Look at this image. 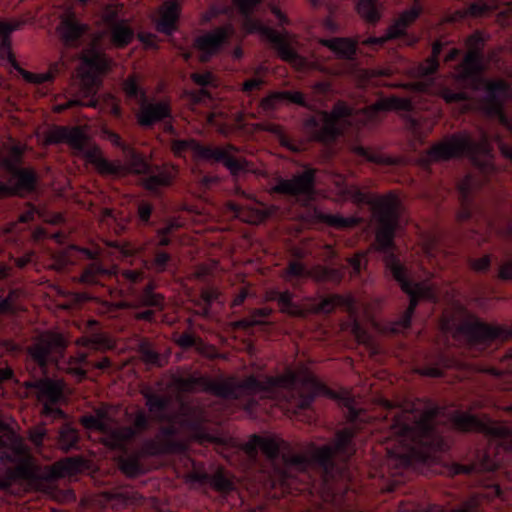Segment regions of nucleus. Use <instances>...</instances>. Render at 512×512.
<instances>
[{
    "instance_id": "obj_30",
    "label": "nucleus",
    "mask_w": 512,
    "mask_h": 512,
    "mask_svg": "<svg viewBox=\"0 0 512 512\" xmlns=\"http://www.w3.org/2000/svg\"><path fill=\"white\" fill-rule=\"evenodd\" d=\"M159 19L156 22L158 32L165 35H172L177 29V22L180 15V6L176 1L165 2L160 10Z\"/></svg>"
},
{
    "instance_id": "obj_55",
    "label": "nucleus",
    "mask_w": 512,
    "mask_h": 512,
    "mask_svg": "<svg viewBox=\"0 0 512 512\" xmlns=\"http://www.w3.org/2000/svg\"><path fill=\"white\" fill-rule=\"evenodd\" d=\"M441 361L444 363L443 366L431 365L423 370V374L429 377L440 378L444 376V367L448 366V359L442 358Z\"/></svg>"
},
{
    "instance_id": "obj_38",
    "label": "nucleus",
    "mask_w": 512,
    "mask_h": 512,
    "mask_svg": "<svg viewBox=\"0 0 512 512\" xmlns=\"http://www.w3.org/2000/svg\"><path fill=\"white\" fill-rule=\"evenodd\" d=\"M357 11L365 21L371 24H376L381 18L378 0H358Z\"/></svg>"
},
{
    "instance_id": "obj_43",
    "label": "nucleus",
    "mask_w": 512,
    "mask_h": 512,
    "mask_svg": "<svg viewBox=\"0 0 512 512\" xmlns=\"http://www.w3.org/2000/svg\"><path fill=\"white\" fill-rule=\"evenodd\" d=\"M180 227L176 220H169L163 227L156 230L155 235L148 239L155 241L158 245H170L171 235Z\"/></svg>"
},
{
    "instance_id": "obj_19",
    "label": "nucleus",
    "mask_w": 512,
    "mask_h": 512,
    "mask_svg": "<svg viewBox=\"0 0 512 512\" xmlns=\"http://www.w3.org/2000/svg\"><path fill=\"white\" fill-rule=\"evenodd\" d=\"M256 28L259 33L272 45L282 60L292 64L299 69H302L306 66V59L299 55V53L294 49L288 34L280 33L274 28H271L262 23L256 24Z\"/></svg>"
},
{
    "instance_id": "obj_40",
    "label": "nucleus",
    "mask_w": 512,
    "mask_h": 512,
    "mask_svg": "<svg viewBox=\"0 0 512 512\" xmlns=\"http://www.w3.org/2000/svg\"><path fill=\"white\" fill-rule=\"evenodd\" d=\"M309 275L307 267L301 261H290L288 266L281 272V277L287 281L292 282V285L296 287L295 281L306 278Z\"/></svg>"
},
{
    "instance_id": "obj_1",
    "label": "nucleus",
    "mask_w": 512,
    "mask_h": 512,
    "mask_svg": "<svg viewBox=\"0 0 512 512\" xmlns=\"http://www.w3.org/2000/svg\"><path fill=\"white\" fill-rule=\"evenodd\" d=\"M173 383L186 393L203 391L227 400L247 397L244 409L253 417L266 409L262 401H270L293 414L308 410L318 395L339 400L344 404L350 426L339 430L331 445L318 447L312 444L307 453H296L282 439L256 434L251 436L245 444V452L252 460L257 459L259 451L264 454L271 465L273 485L289 487L294 472L310 478L311 469H316L323 482L328 483L340 474L335 456L348 462L356 452L354 438L362 421L361 411L354 406L350 397L340 396L308 369L295 371L289 368L281 375L265 376L263 379L250 375L242 381L234 377L212 379L200 373H189L186 376L174 375Z\"/></svg>"
},
{
    "instance_id": "obj_33",
    "label": "nucleus",
    "mask_w": 512,
    "mask_h": 512,
    "mask_svg": "<svg viewBox=\"0 0 512 512\" xmlns=\"http://www.w3.org/2000/svg\"><path fill=\"white\" fill-rule=\"evenodd\" d=\"M123 91L128 100L140 106L148 98L147 90L137 75L128 76L122 83Z\"/></svg>"
},
{
    "instance_id": "obj_16",
    "label": "nucleus",
    "mask_w": 512,
    "mask_h": 512,
    "mask_svg": "<svg viewBox=\"0 0 512 512\" xmlns=\"http://www.w3.org/2000/svg\"><path fill=\"white\" fill-rule=\"evenodd\" d=\"M315 174V169L307 167L290 179L278 177L272 192L291 197L296 202L307 205L315 196Z\"/></svg>"
},
{
    "instance_id": "obj_24",
    "label": "nucleus",
    "mask_w": 512,
    "mask_h": 512,
    "mask_svg": "<svg viewBox=\"0 0 512 512\" xmlns=\"http://www.w3.org/2000/svg\"><path fill=\"white\" fill-rule=\"evenodd\" d=\"M475 181L471 175H466L456 182L455 193L460 209L457 213L459 222L469 221L474 214L473 190Z\"/></svg>"
},
{
    "instance_id": "obj_62",
    "label": "nucleus",
    "mask_w": 512,
    "mask_h": 512,
    "mask_svg": "<svg viewBox=\"0 0 512 512\" xmlns=\"http://www.w3.org/2000/svg\"><path fill=\"white\" fill-rule=\"evenodd\" d=\"M178 344L183 348H191L195 345V338L188 333H183L178 339Z\"/></svg>"
},
{
    "instance_id": "obj_22",
    "label": "nucleus",
    "mask_w": 512,
    "mask_h": 512,
    "mask_svg": "<svg viewBox=\"0 0 512 512\" xmlns=\"http://www.w3.org/2000/svg\"><path fill=\"white\" fill-rule=\"evenodd\" d=\"M0 165L10 171L17 194L23 195L36 191L38 177L33 169L17 167L11 159L3 156L1 152Z\"/></svg>"
},
{
    "instance_id": "obj_59",
    "label": "nucleus",
    "mask_w": 512,
    "mask_h": 512,
    "mask_svg": "<svg viewBox=\"0 0 512 512\" xmlns=\"http://www.w3.org/2000/svg\"><path fill=\"white\" fill-rule=\"evenodd\" d=\"M210 476L211 474L204 471H193L189 475L191 481L201 485L209 484Z\"/></svg>"
},
{
    "instance_id": "obj_45",
    "label": "nucleus",
    "mask_w": 512,
    "mask_h": 512,
    "mask_svg": "<svg viewBox=\"0 0 512 512\" xmlns=\"http://www.w3.org/2000/svg\"><path fill=\"white\" fill-rule=\"evenodd\" d=\"M340 302L341 298L337 295L322 297L313 304V310L316 313L330 314L340 305Z\"/></svg>"
},
{
    "instance_id": "obj_3",
    "label": "nucleus",
    "mask_w": 512,
    "mask_h": 512,
    "mask_svg": "<svg viewBox=\"0 0 512 512\" xmlns=\"http://www.w3.org/2000/svg\"><path fill=\"white\" fill-rule=\"evenodd\" d=\"M372 204L378 215L379 223L375 239L377 249L383 255L387 271L409 298L407 309L393 323L392 332L399 333L411 327L415 310L421 300L436 303L438 296L432 284L413 280L411 271L398 255L394 242L398 226L397 199L394 196H376Z\"/></svg>"
},
{
    "instance_id": "obj_60",
    "label": "nucleus",
    "mask_w": 512,
    "mask_h": 512,
    "mask_svg": "<svg viewBox=\"0 0 512 512\" xmlns=\"http://www.w3.org/2000/svg\"><path fill=\"white\" fill-rule=\"evenodd\" d=\"M0 311L3 313H11V314L15 313L16 305L13 301L12 293L9 296H7L6 298H4L3 300H1Z\"/></svg>"
},
{
    "instance_id": "obj_58",
    "label": "nucleus",
    "mask_w": 512,
    "mask_h": 512,
    "mask_svg": "<svg viewBox=\"0 0 512 512\" xmlns=\"http://www.w3.org/2000/svg\"><path fill=\"white\" fill-rule=\"evenodd\" d=\"M498 277L504 281L512 280V258L500 265L498 271Z\"/></svg>"
},
{
    "instance_id": "obj_4",
    "label": "nucleus",
    "mask_w": 512,
    "mask_h": 512,
    "mask_svg": "<svg viewBox=\"0 0 512 512\" xmlns=\"http://www.w3.org/2000/svg\"><path fill=\"white\" fill-rule=\"evenodd\" d=\"M79 254L89 260L79 276V281L85 285H116L120 292L130 294L138 309L135 317L147 322L156 321L157 312L165 307L164 297L154 292V285L148 282L143 288L138 285L144 280L145 273L136 269H120L116 266L105 267L99 257V252L88 248H80Z\"/></svg>"
},
{
    "instance_id": "obj_20",
    "label": "nucleus",
    "mask_w": 512,
    "mask_h": 512,
    "mask_svg": "<svg viewBox=\"0 0 512 512\" xmlns=\"http://www.w3.org/2000/svg\"><path fill=\"white\" fill-rule=\"evenodd\" d=\"M178 422L196 441L200 443L214 441V436L207 431L206 416L201 409L182 404Z\"/></svg>"
},
{
    "instance_id": "obj_54",
    "label": "nucleus",
    "mask_w": 512,
    "mask_h": 512,
    "mask_svg": "<svg viewBox=\"0 0 512 512\" xmlns=\"http://www.w3.org/2000/svg\"><path fill=\"white\" fill-rule=\"evenodd\" d=\"M264 83L265 81L261 77L248 79L242 84V91L249 95L255 90H260Z\"/></svg>"
},
{
    "instance_id": "obj_44",
    "label": "nucleus",
    "mask_w": 512,
    "mask_h": 512,
    "mask_svg": "<svg viewBox=\"0 0 512 512\" xmlns=\"http://www.w3.org/2000/svg\"><path fill=\"white\" fill-rule=\"evenodd\" d=\"M209 485L221 494H228L234 490L233 481L228 478L223 471H218L215 474H211Z\"/></svg>"
},
{
    "instance_id": "obj_57",
    "label": "nucleus",
    "mask_w": 512,
    "mask_h": 512,
    "mask_svg": "<svg viewBox=\"0 0 512 512\" xmlns=\"http://www.w3.org/2000/svg\"><path fill=\"white\" fill-rule=\"evenodd\" d=\"M367 262L364 254H355L349 259V264L355 274H360Z\"/></svg>"
},
{
    "instance_id": "obj_31",
    "label": "nucleus",
    "mask_w": 512,
    "mask_h": 512,
    "mask_svg": "<svg viewBox=\"0 0 512 512\" xmlns=\"http://www.w3.org/2000/svg\"><path fill=\"white\" fill-rule=\"evenodd\" d=\"M329 48L338 58L353 60L356 56L359 41L352 38L334 37L321 42Z\"/></svg>"
},
{
    "instance_id": "obj_2",
    "label": "nucleus",
    "mask_w": 512,
    "mask_h": 512,
    "mask_svg": "<svg viewBox=\"0 0 512 512\" xmlns=\"http://www.w3.org/2000/svg\"><path fill=\"white\" fill-rule=\"evenodd\" d=\"M65 349L66 341L60 334L40 336L27 349V367L33 370V379L27 385L37 391L42 414L52 420H66L67 414L58 406L65 399L62 383L49 377L50 367L66 371L79 380L87 375V355L78 353L66 358Z\"/></svg>"
},
{
    "instance_id": "obj_29",
    "label": "nucleus",
    "mask_w": 512,
    "mask_h": 512,
    "mask_svg": "<svg viewBox=\"0 0 512 512\" xmlns=\"http://www.w3.org/2000/svg\"><path fill=\"white\" fill-rule=\"evenodd\" d=\"M142 395L149 412L156 421L164 422L170 420V414L168 413L170 400L168 397L158 394L148 387L142 390Z\"/></svg>"
},
{
    "instance_id": "obj_27",
    "label": "nucleus",
    "mask_w": 512,
    "mask_h": 512,
    "mask_svg": "<svg viewBox=\"0 0 512 512\" xmlns=\"http://www.w3.org/2000/svg\"><path fill=\"white\" fill-rule=\"evenodd\" d=\"M267 299L278 304L280 311L292 317H304L305 310L294 301V293L290 290L271 288L267 291Z\"/></svg>"
},
{
    "instance_id": "obj_10",
    "label": "nucleus",
    "mask_w": 512,
    "mask_h": 512,
    "mask_svg": "<svg viewBox=\"0 0 512 512\" xmlns=\"http://www.w3.org/2000/svg\"><path fill=\"white\" fill-rule=\"evenodd\" d=\"M49 141L54 144L65 143L74 151L82 154L103 176H119L125 172L119 161H110L105 158L97 147H87V136L79 127L60 126L53 130Z\"/></svg>"
},
{
    "instance_id": "obj_32",
    "label": "nucleus",
    "mask_w": 512,
    "mask_h": 512,
    "mask_svg": "<svg viewBox=\"0 0 512 512\" xmlns=\"http://www.w3.org/2000/svg\"><path fill=\"white\" fill-rule=\"evenodd\" d=\"M441 98L449 105H453L459 113H466L474 106V100L464 90L454 91L448 87L440 90Z\"/></svg>"
},
{
    "instance_id": "obj_64",
    "label": "nucleus",
    "mask_w": 512,
    "mask_h": 512,
    "mask_svg": "<svg viewBox=\"0 0 512 512\" xmlns=\"http://www.w3.org/2000/svg\"><path fill=\"white\" fill-rule=\"evenodd\" d=\"M139 40L147 47H156V36L151 33H141L138 35Z\"/></svg>"
},
{
    "instance_id": "obj_48",
    "label": "nucleus",
    "mask_w": 512,
    "mask_h": 512,
    "mask_svg": "<svg viewBox=\"0 0 512 512\" xmlns=\"http://www.w3.org/2000/svg\"><path fill=\"white\" fill-rule=\"evenodd\" d=\"M37 217L43 218L41 210L32 204H28L25 210L20 213L18 220L20 223H30Z\"/></svg>"
},
{
    "instance_id": "obj_51",
    "label": "nucleus",
    "mask_w": 512,
    "mask_h": 512,
    "mask_svg": "<svg viewBox=\"0 0 512 512\" xmlns=\"http://www.w3.org/2000/svg\"><path fill=\"white\" fill-rule=\"evenodd\" d=\"M194 82L201 87H214L216 79L211 72L193 74Z\"/></svg>"
},
{
    "instance_id": "obj_52",
    "label": "nucleus",
    "mask_w": 512,
    "mask_h": 512,
    "mask_svg": "<svg viewBox=\"0 0 512 512\" xmlns=\"http://www.w3.org/2000/svg\"><path fill=\"white\" fill-rule=\"evenodd\" d=\"M240 13L249 16L261 0H233Z\"/></svg>"
},
{
    "instance_id": "obj_47",
    "label": "nucleus",
    "mask_w": 512,
    "mask_h": 512,
    "mask_svg": "<svg viewBox=\"0 0 512 512\" xmlns=\"http://www.w3.org/2000/svg\"><path fill=\"white\" fill-rule=\"evenodd\" d=\"M442 51V45L439 42H436L432 47V56L427 60L428 64L425 68H423L424 73L427 75L435 74L440 66L439 56Z\"/></svg>"
},
{
    "instance_id": "obj_39",
    "label": "nucleus",
    "mask_w": 512,
    "mask_h": 512,
    "mask_svg": "<svg viewBox=\"0 0 512 512\" xmlns=\"http://www.w3.org/2000/svg\"><path fill=\"white\" fill-rule=\"evenodd\" d=\"M154 205L146 200H140L136 204L135 222L138 228L154 227L152 220Z\"/></svg>"
},
{
    "instance_id": "obj_53",
    "label": "nucleus",
    "mask_w": 512,
    "mask_h": 512,
    "mask_svg": "<svg viewBox=\"0 0 512 512\" xmlns=\"http://www.w3.org/2000/svg\"><path fill=\"white\" fill-rule=\"evenodd\" d=\"M230 8L227 6H212L203 14V22L210 23L221 14H229Z\"/></svg>"
},
{
    "instance_id": "obj_34",
    "label": "nucleus",
    "mask_w": 512,
    "mask_h": 512,
    "mask_svg": "<svg viewBox=\"0 0 512 512\" xmlns=\"http://www.w3.org/2000/svg\"><path fill=\"white\" fill-rule=\"evenodd\" d=\"M110 41L117 48H124L134 38V30L125 21H118L110 27Z\"/></svg>"
},
{
    "instance_id": "obj_42",
    "label": "nucleus",
    "mask_w": 512,
    "mask_h": 512,
    "mask_svg": "<svg viewBox=\"0 0 512 512\" xmlns=\"http://www.w3.org/2000/svg\"><path fill=\"white\" fill-rule=\"evenodd\" d=\"M139 353L146 364L162 367L164 365V359L160 353H158L148 341H142L139 344Z\"/></svg>"
},
{
    "instance_id": "obj_11",
    "label": "nucleus",
    "mask_w": 512,
    "mask_h": 512,
    "mask_svg": "<svg viewBox=\"0 0 512 512\" xmlns=\"http://www.w3.org/2000/svg\"><path fill=\"white\" fill-rule=\"evenodd\" d=\"M480 155L490 159L492 147L488 135L485 133L481 141H476L468 133L453 134L447 140L433 145L428 151V158L432 161H448L453 158L468 157L477 162Z\"/></svg>"
},
{
    "instance_id": "obj_17",
    "label": "nucleus",
    "mask_w": 512,
    "mask_h": 512,
    "mask_svg": "<svg viewBox=\"0 0 512 512\" xmlns=\"http://www.w3.org/2000/svg\"><path fill=\"white\" fill-rule=\"evenodd\" d=\"M150 425L149 415L143 410H138L130 426L116 427L109 432L107 446L127 457L132 444L150 428Z\"/></svg>"
},
{
    "instance_id": "obj_28",
    "label": "nucleus",
    "mask_w": 512,
    "mask_h": 512,
    "mask_svg": "<svg viewBox=\"0 0 512 512\" xmlns=\"http://www.w3.org/2000/svg\"><path fill=\"white\" fill-rule=\"evenodd\" d=\"M281 103L296 104L301 107H308L304 94L300 91L282 90L275 91L261 100V106L266 111H273Z\"/></svg>"
},
{
    "instance_id": "obj_37",
    "label": "nucleus",
    "mask_w": 512,
    "mask_h": 512,
    "mask_svg": "<svg viewBox=\"0 0 512 512\" xmlns=\"http://www.w3.org/2000/svg\"><path fill=\"white\" fill-rule=\"evenodd\" d=\"M81 425L88 430H96L106 435L105 444L107 445L108 434L114 428H110L106 423V412L98 410L96 415L86 414L80 418Z\"/></svg>"
},
{
    "instance_id": "obj_18",
    "label": "nucleus",
    "mask_w": 512,
    "mask_h": 512,
    "mask_svg": "<svg viewBox=\"0 0 512 512\" xmlns=\"http://www.w3.org/2000/svg\"><path fill=\"white\" fill-rule=\"evenodd\" d=\"M233 33V26L228 22L198 36L194 41V47L200 54V60L208 62L219 54L229 43Z\"/></svg>"
},
{
    "instance_id": "obj_36",
    "label": "nucleus",
    "mask_w": 512,
    "mask_h": 512,
    "mask_svg": "<svg viewBox=\"0 0 512 512\" xmlns=\"http://www.w3.org/2000/svg\"><path fill=\"white\" fill-rule=\"evenodd\" d=\"M314 213L319 222L335 229L351 228L358 224V219L355 217H344L340 214L325 213L319 210H315Z\"/></svg>"
},
{
    "instance_id": "obj_15",
    "label": "nucleus",
    "mask_w": 512,
    "mask_h": 512,
    "mask_svg": "<svg viewBox=\"0 0 512 512\" xmlns=\"http://www.w3.org/2000/svg\"><path fill=\"white\" fill-rule=\"evenodd\" d=\"M457 333L462 335L469 345L476 348H485L493 341L512 338V326L507 328L500 325H491L477 317H470L460 323Z\"/></svg>"
},
{
    "instance_id": "obj_14",
    "label": "nucleus",
    "mask_w": 512,
    "mask_h": 512,
    "mask_svg": "<svg viewBox=\"0 0 512 512\" xmlns=\"http://www.w3.org/2000/svg\"><path fill=\"white\" fill-rule=\"evenodd\" d=\"M20 23H8L0 21V57L6 60L27 82L35 85L51 83L60 73V63H53L45 73H33L23 69L15 59L11 50L10 35L20 27Z\"/></svg>"
},
{
    "instance_id": "obj_46",
    "label": "nucleus",
    "mask_w": 512,
    "mask_h": 512,
    "mask_svg": "<svg viewBox=\"0 0 512 512\" xmlns=\"http://www.w3.org/2000/svg\"><path fill=\"white\" fill-rule=\"evenodd\" d=\"M489 36L480 30H476L466 39V46L469 51H474L483 54V50Z\"/></svg>"
},
{
    "instance_id": "obj_50",
    "label": "nucleus",
    "mask_w": 512,
    "mask_h": 512,
    "mask_svg": "<svg viewBox=\"0 0 512 512\" xmlns=\"http://www.w3.org/2000/svg\"><path fill=\"white\" fill-rule=\"evenodd\" d=\"M272 314V309L264 307L254 309L250 316L251 325H261L265 323V320Z\"/></svg>"
},
{
    "instance_id": "obj_21",
    "label": "nucleus",
    "mask_w": 512,
    "mask_h": 512,
    "mask_svg": "<svg viewBox=\"0 0 512 512\" xmlns=\"http://www.w3.org/2000/svg\"><path fill=\"white\" fill-rule=\"evenodd\" d=\"M135 117L140 127L153 128L156 124L172 118L171 103L167 99L148 98L138 106Z\"/></svg>"
},
{
    "instance_id": "obj_6",
    "label": "nucleus",
    "mask_w": 512,
    "mask_h": 512,
    "mask_svg": "<svg viewBox=\"0 0 512 512\" xmlns=\"http://www.w3.org/2000/svg\"><path fill=\"white\" fill-rule=\"evenodd\" d=\"M406 105L408 103L401 99L391 98L357 110L344 101H338L330 112L310 117L306 121V127L317 140H333L350 129H360L361 126L376 121L380 112L401 109Z\"/></svg>"
},
{
    "instance_id": "obj_5",
    "label": "nucleus",
    "mask_w": 512,
    "mask_h": 512,
    "mask_svg": "<svg viewBox=\"0 0 512 512\" xmlns=\"http://www.w3.org/2000/svg\"><path fill=\"white\" fill-rule=\"evenodd\" d=\"M483 54L468 51L459 64L460 79L469 84L473 90H483L479 100L480 109L491 118L498 119L501 125L512 135V115L505 109V102L511 97L510 85L505 80H487L483 76ZM497 146L504 158L512 163V144L497 136Z\"/></svg>"
},
{
    "instance_id": "obj_49",
    "label": "nucleus",
    "mask_w": 512,
    "mask_h": 512,
    "mask_svg": "<svg viewBox=\"0 0 512 512\" xmlns=\"http://www.w3.org/2000/svg\"><path fill=\"white\" fill-rule=\"evenodd\" d=\"M469 265L476 272H486L491 266V256L486 254L478 259L470 258Z\"/></svg>"
},
{
    "instance_id": "obj_23",
    "label": "nucleus",
    "mask_w": 512,
    "mask_h": 512,
    "mask_svg": "<svg viewBox=\"0 0 512 512\" xmlns=\"http://www.w3.org/2000/svg\"><path fill=\"white\" fill-rule=\"evenodd\" d=\"M108 69L109 59L106 55L98 49L92 48L83 55L79 73L84 80L95 84L98 81V75L105 73Z\"/></svg>"
},
{
    "instance_id": "obj_41",
    "label": "nucleus",
    "mask_w": 512,
    "mask_h": 512,
    "mask_svg": "<svg viewBox=\"0 0 512 512\" xmlns=\"http://www.w3.org/2000/svg\"><path fill=\"white\" fill-rule=\"evenodd\" d=\"M352 151L354 155L363 161H367L374 164H389L391 163L390 159L386 156L372 151L367 147H364L362 145H354L352 148Z\"/></svg>"
},
{
    "instance_id": "obj_8",
    "label": "nucleus",
    "mask_w": 512,
    "mask_h": 512,
    "mask_svg": "<svg viewBox=\"0 0 512 512\" xmlns=\"http://www.w3.org/2000/svg\"><path fill=\"white\" fill-rule=\"evenodd\" d=\"M167 422L168 425L159 429L156 438L144 439L138 450L121 459L120 467L124 474L129 477L145 474L147 468L142 462L143 457L177 454L185 450L186 445L178 439L179 428L171 415Z\"/></svg>"
},
{
    "instance_id": "obj_25",
    "label": "nucleus",
    "mask_w": 512,
    "mask_h": 512,
    "mask_svg": "<svg viewBox=\"0 0 512 512\" xmlns=\"http://www.w3.org/2000/svg\"><path fill=\"white\" fill-rule=\"evenodd\" d=\"M86 25L82 24L74 13L66 14L57 27L61 41L66 47H78L86 32Z\"/></svg>"
},
{
    "instance_id": "obj_13",
    "label": "nucleus",
    "mask_w": 512,
    "mask_h": 512,
    "mask_svg": "<svg viewBox=\"0 0 512 512\" xmlns=\"http://www.w3.org/2000/svg\"><path fill=\"white\" fill-rule=\"evenodd\" d=\"M423 11L422 0H414L409 8L399 14L383 36H370L361 43L374 49L382 47L388 41H397L399 45H414L418 39L408 29L422 15Z\"/></svg>"
},
{
    "instance_id": "obj_56",
    "label": "nucleus",
    "mask_w": 512,
    "mask_h": 512,
    "mask_svg": "<svg viewBox=\"0 0 512 512\" xmlns=\"http://www.w3.org/2000/svg\"><path fill=\"white\" fill-rule=\"evenodd\" d=\"M493 6L486 2H475L469 7L470 13L474 16H484L492 10Z\"/></svg>"
},
{
    "instance_id": "obj_9",
    "label": "nucleus",
    "mask_w": 512,
    "mask_h": 512,
    "mask_svg": "<svg viewBox=\"0 0 512 512\" xmlns=\"http://www.w3.org/2000/svg\"><path fill=\"white\" fill-rule=\"evenodd\" d=\"M105 136L114 147L119 148L123 152L127 161V165L120 163L124 167L125 172L118 177L124 176L128 172L145 174V187L152 193H158L161 188L172 184L176 174L174 168L167 169L152 166L142 155H140L114 131L106 130Z\"/></svg>"
},
{
    "instance_id": "obj_35",
    "label": "nucleus",
    "mask_w": 512,
    "mask_h": 512,
    "mask_svg": "<svg viewBox=\"0 0 512 512\" xmlns=\"http://www.w3.org/2000/svg\"><path fill=\"white\" fill-rule=\"evenodd\" d=\"M80 434L76 427L71 423L65 422L59 429L58 443L60 448L65 451L78 450Z\"/></svg>"
},
{
    "instance_id": "obj_63",
    "label": "nucleus",
    "mask_w": 512,
    "mask_h": 512,
    "mask_svg": "<svg viewBox=\"0 0 512 512\" xmlns=\"http://www.w3.org/2000/svg\"><path fill=\"white\" fill-rule=\"evenodd\" d=\"M119 497L124 504H134L140 499L139 495L135 492H121Z\"/></svg>"
},
{
    "instance_id": "obj_61",
    "label": "nucleus",
    "mask_w": 512,
    "mask_h": 512,
    "mask_svg": "<svg viewBox=\"0 0 512 512\" xmlns=\"http://www.w3.org/2000/svg\"><path fill=\"white\" fill-rule=\"evenodd\" d=\"M271 11L279 26L284 27L289 25V18L281 11L280 8L274 6Z\"/></svg>"
},
{
    "instance_id": "obj_12",
    "label": "nucleus",
    "mask_w": 512,
    "mask_h": 512,
    "mask_svg": "<svg viewBox=\"0 0 512 512\" xmlns=\"http://www.w3.org/2000/svg\"><path fill=\"white\" fill-rule=\"evenodd\" d=\"M172 149L177 156H182L186 151H191L196 157L223 164L233 176L248 170V162L245 159L236 158L232 155L238 152V148L228 144L225 148L203 145L194 139L176 140Z\"/></svg>"
},
{
    "instance_id": "obj_26",
    "label": "nucleus",
    "mask_w": 512,
    "mask_h": 512,
    "mask_svg": "<svg viewBox=\"0 0 512 512\" xmlns=\"http://www.w3.org/2000/svg\"><path fill=\"white\" fill-rule=\"evenodd\" d=\"M168 245H158L155 241L146 239L143 243V252L145 255L146 266L156 272L162 273L168 269L172 262V256L169 252L163 250Z\"/></svg>"
},
{
    "instance_id": "obj_7",
    "label": "nucleus",
    "mask_w": 512,
    "mask_h": 512,
    "mask_svg": "<svg viewBox=\"0 0 512 512\" xmlns=\"http://www.w3.org/2000/svg\"><path fill=\"white\" fill-rule=\"evenodd\" d=\"M0 461L13 464L7 471L0 469V489L9 490L13 481H21L38 488L49 475L38 466L24 440L13 428L0 420Z\"/></svg>"
}]
</instances>
